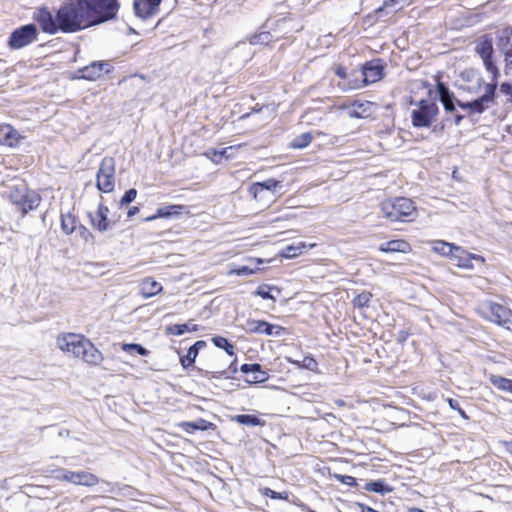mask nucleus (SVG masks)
I'll use <instances>...</instances> for the list:
<instances>
[{"mask_svg":"<svg viewBox=\"0 0 512 512\" xmlns=\"http://www.w3.org/2000/svg\"><path fill=\"white\" fill-rule=\"evenodd\" d=\"M97 188L103 193H110L115 187V161L104 158L97 173Z\"/></svg>","mask_w":512,"mask_h":512,"instance_id":"8","label":"nucleus"},{"mask_svg":"<svg viewBox=\"0 0 512 512\" xmlns=\"http://www.w3.org/2000/svg\"><path fill=\"white\" fill-rule=\"evenodd\" d=\"M111 66L108 62H93L80 70L81 78L95 81L99 79L103 73H109Z\"/></svg>","mask_w":512,"mask_h":512,"instance_id":"16","label":"nucleus"},{"mask_svg":"<svg viewBox=\"0 0 512 512\" xmlns=\"http://www.w3.org/2000/svg\"><path fill=\"white\" fill-rule=\"evenodd\" d=\"M485 83L481 74L475 69H466L459 75L458 86L461 90L473 95L485 93Z\"/></svg>","mask_w":512,"mask_h":512,"instance_id":"9","label":"nucleus"},{"mask_svg":"<svg viewBox=\"0 0 512 512\" xmlns=\"http://www.w3.org/2000/svg\"><path fill=\"white\" fill-rule=\"evenodd\" d=\"M108 207L100 204L94 214H90L92 225L95 229L104 232L110 227V220L108 219Z\"/></svg>","mask_w":512,"mask_h":512,"instance_id":"18","label":"nucleus"},{"mask_svg":"<svg viewBox=\"0 0 512 512\" xmlns=\"http://www.w3.org/2000/svg\"><path fill=\"white\" fill-rule=\"evenodd\" d=\"M212 342L214 345L218 348L224 349L227 354L233 355L234 354V347L232 344L228 342V340L221 336H216L212 338Z\"/></svg>","mask_w":512,"mask_h":512,"instance_id":"37","label":"nucleus"},{"mask_svg":"<svg viewBox=\"0 0 512 512\" xmlns=\"http://www.w3.org/2000/svg\"><path fill=\"white\" fill-rule=\"evenodd\" d=\"M281 186V182L274 180V179H268L263 182H257L254 183L249 191L254 196V198H257L259 194H261L264 190L269 191H275L276 188Z\"/></svg>","mask_w":512,"mask_h":512,"instance_id":"22","label":"nucleus"},{"mask_svg":"<svg viewBox=\"0 0 512 512\" xmlns=\"http://www.w3.org/2000/svg\"><path fill=\"white\" fill-rule=\"evenodd\" d=\"M244 329L249 333H258L265 335L279 336L283 328L278 325L270 324L263 320H248Z\"/></svg>","mask_w":512,"mask_h":512,"instance_id":"13","label":"nucleus"},{"mask_svg":"<svg viewBox=\"0 0 512 512\" xmlns=\"http://www.w3.org/2000/svg\"><path fill=\"white\" fill-rule=\"evenodd\" d=\"M371 298L372 294L368 291H364L353 299V305L354 307L357 308L367 307L369 302L371 301Z\"/></svg>","mask_w":512,"mask_h":512,"instance_id":"39","label":"nucleus"},{"mask_svg":"<svg viewBox=\"0 0 512 512\" xmlns=\"http://www.w3.org/2000/svg\"><path fill=\"white\" fill-rule=\"evenodd\" d=\"M480 312L499 325H512V311L494 302H485L480 306Z\"/></svg>","mask_w":512,"mask_h":512,"instance_id":"10","label":"nucleus"},{"mask_svg":"<svg viewBox=\"0 0 512 512\" xmlns=\"http://www.w3.org/2000/svg\"><path fill=\"white\" fill-rule=\"evenodd\" d=\"M455 247H456L455 245L445 242V241H442V240L435 241L432 244V250L435 253L443 255V256H450V257L452 256V253H453Z\"/></svg>","mask_w":512,"mask_h":512,"instance_id":"30","label":"nucleus"},{"mask_svg":"<svg viewBox=\"0 0 512 512\" xmlns=\"http://www.w3.org/2000/svg\"><path fill=\"white\" fill-rule=\"evenodd\" d=\"M136 197H137V190L134 189V188H131L128 191H126V193L124 194V196L120 200V205L121 206L128 205L129 203L134 201Z\"/></svg>","mask_w":512,"mask_h":512,"instance_id":"41","label":"nucleus"},{"mask_svg":"<svg viewBox=\"0 0 512 512\" xmlns=\"http://www.w3.org/2000/svg\"><path fill=\"white\" fill-rule=\"evenodd\" d=\"M447 402H448L449 406H450L452 409L456 410V411H457V410L459 409V407H460V406H459V403H458L456 400L452 399V398L447 399Z\"/></svg>","mask_w":512,"mask_h":512,"instance_id":"52","label":"nucleus"},{"mask_svg":"<svg viewBox=\"0 0 512 512\" xmlns=\"http://www.w3.org/2000/svg\"><path fill=\"white\" fill-rule=\"evenodd\" d=\"M286 359L289 363L294 364L299 368H305L310 371H316L318 368L317 361L311 356H305L302 361L294 360L290 357H287Z\"/></svg>","mask_w":512,"mask_h":512,"instance_id":"31","label":"nucleus"},{"mask_svg":"<svg viewBox=\"0 0 512 512\" xmlns=\"http://www.w3.org/2000/svg\"><path fill=\"white\" fill-rule=\"evenodd\" d=\"M54 478L58 481L69 482L80 486H95L99 483L98 477L89 471H72L65 468L54 470Z\"/></svg>","mask_w":512,"mask_h":512,"instance_id":"7","label":"nucleus"},{"mask_svg":"<svg viewBox=\"0 0 512 512\" xmlns=\"http://www.w3.org/2000/svg\"><path fill=\"white\" fill-rule=\"evenodd\" d=\"M206 346V342L203 340L197 341L194 345H192L186 354V356L180 359V362L184 368L192 365L195 362V359L199 353V350Z\"/></svg>","mask_w":512,"mask_h":512,"instance_id":"25","label":"nucleus"},{"mask_svg":"<svg viewBox=\"0 0 512 512\" xmlns=\"http://www.w3.org/2000/svg\"><path fill=\"white\" fill-rule=\"evenodd\" d=\"M363 86L375 83L383 77V66L379 61L367 62L361 70Z\"/></svg>","mask_w":512,"mask_h":512,"instance_id":"15","label":"nucleus"},{"mask_svg":"<svg viewBox=\"0 0 512 512\" xmlns=\"http://www.w3.org/2000/svg\"><path fill=\"white\" fill-rule=\"evenodd\" d=\"M504 446H505L506 451L512 455V441L505 442Z\"/></svg>","mask_w":512,"mask_h":512,"instance_id":"54","label":"nucleus"},{"mask_svg":"<svg viewBox=\"0 0 512 512\" xmlns=\"http://www.w3.org/2000/svg\"><path fill=\"white\" fill-rule=\"evenodd\" d=\"M382 216L390 222H412L417 217L414 202L406 197H396L381 202Z\"/></svg>","mask_w":512,"mask_h":512,"instance_id":"4","label":"nucleus"},{"mask_svg":"<svg viewBox=\"0 0 512 512\" xmlns=\"http://www.w3.org/2000/svg\"><path fill=\"white\" fill-rule=\"evenodd\" d=\"M121 348L123 351H125L127 353L136 352L142 356H147L149 354V351L146 348H144L143 346H141L139 344H135V343H123L121 345Z\"/></svg>","mask_w":512,"mask_h":512,"instance_id":"38","label":"nucleus"},{"mask_svg":"<svg viewBox=\"0 0 512 512\" xmlns=\"http://www.w3.org/2000/svg\"><path fill=\"white\" fill-rule=\"evenodd\" d=\"M475 52L481 58L486 71L492 75V80L490 83H486L485 93L480 97L472 102H458V105L463 109H469L475 113H482L494 103L497 79L500 72L494 62L493 43L489 37L484 36L476 41Z\"/></svg>","mask_w":512,"mask_h":512,"instance_id":"2","label":"nucleus"},{"mask_svg":"<svg viewBox=\"0 0 512 512\" xmlns=\"http://www.w3.org/2000/svg\"><path fill=\"white\" fill-rule=\"evenodd\" d=\"M249 261L251 263H254L256 266L255 267L241 266L239 268L230 270L228 272V275H237V276L252 275V274L256 273L259 270V268L257 266L263 263V260L260 259V258H250Z\"/></svg>","mask_w":512,"mask_h":512,"instance_id":"28","label":"nucleus"},{"mask_svg":"<svg viewBox=\"0 0 512 512\" xmlns=\"http://www.w3.org/2000/svg\"><path fill=\"white\" fill-rule=\"evenodd\" d=\"M350 115H351L352 117H359V116H360V114H359L357 111H352V112L350 113Z\"/></svg>","mask_w":512,"mask_h":512,"instance_id":"58","label":"nucleus"},{"mask_svg":"<svg viewBox=\"0 0 512 512\" xmlns=\"http://www.w3.org/2000/svg\"><path fill=\"white\" fill-rule=\"evenodd\" d=\"M313 139V135L311 132H305L296 138H294L291 143L290 147L293 149H302L307 147Z\"/></svg>","mask_w":512,"mask_h":512,"instance_id":"33","label":"nucleus"},{"mask_svg":"<svg viewBox=\"0 0 512 512\" xmlns=\"http://www.w3.org/2000/svg\"><path fill=\"white\" fill-rule=\"evenodd\" d=\"M34 19L46 33L54 34L57 30H60L58 14L56 15V19H54L50 11L45 8L38 9L34 14Z\"/></svg>","mask_w":512,"mask_h":512,"instance_id":"14","label":"nucleus"},{"mask_svg":"<svg viewBox=\"0 0 512 512\" xmlns=\"http://www.w3.org/2000/svg\"><path fill=\"white\" fill-rule=\"evenodd\" d=\"M500 90L502 93H504L506 95H511L512 94V85H510L508 83H502L500 86Z\"/></svg>","mask_w":512,"mask_h":512,"instance_id":"49","label":"nucleus"},{"mask_svg":"<svg viewBox=\"0 0 512 512\" xmlns=\"http://www.w3.org/2000/svg\"><path fill=\"white\" fill-rule=\"evenodd\" d=\"M139 213V208L137 206H133L128 210V217H133L134 215Z\"/></svg>","mask_w":512,"mask_h":512,"instance_id":"53","label":"nucleus"},{"mask_svg":"<svg viewBox=\"0 0 512 512\" xmlns=\"http://www.w3.org/2000/svg\"><path fill=\"white\" fill-rule=\"evenodd\" d=\"M204 155L216 164H218L220 162L221 158L219 157V151H217V150H214V149L209 150V151L205 152Z\"/></svg>","mask_w":512,"mask_h":512,"instance_id":"46","label":"nucleus"},{"mask_svg":"<svg viewBox=\"0 0 512 512\" xmlns=\"http://www.w3.org/2000/svg\"><path fill=\"white\" fill-rule=\"evenodd\" d=\"M158 218H159V216H157V213H156V214H154V215H152V216L146 217V218L144 219V221H145V222H151V221H154V220H156V219H158Z\"/></svg>","mask_w":512,"mask_h":512,"instance_id":"56","label":"nucleus"},{"mask_svg":"<svg viewBox=\"0 0 512 512\" xmlns=\"http://www.w3.org/2000/svg\"><path fill=\"white\" fill-rule=\"evenodd\" d=\"M37 38V29L35 25L28 24L14 30L9 38L8 45L11 49H21Z\"/></svg>","mask_w":512,"mask_h":512,"instance_id":"11","label":"nucleus"},{"mask_svg":"<svg viewBox=\"0 0 512 512\" xmlns=\"http://www.w3.org/2000/svg\"><path fill=\"white\" fill-rule=\"evenodd\" d=\"M77 226V221L73 215L67 214L62 215L61 219V228L64 233L71 234L75 231Z\"/></svg>","mask_w":512,"mask_h":512,"instance_id":"34","label":"nucleus"},{"mask_svg":"<svg viewBox=\"0 0 512 512\" xmlns=\"http://www.w3.org/2000/svg\"><path fill=\"white\" fill-rule=\"evenodd\" d=\"M361 512H377V511L372 508H369V507L361 506Z\"/></svg>","mask_w":512,"mask_h":512,"instance_id":"57","label":"nucleus"},{"mask_svg":"<svg viewBox=\"0 0 512 512\" xmlns=\"http://www.w3.org/2000/svg\"><path fill=\"white\" fill-rule=\"evenodd\" d=\"M335 73L337 76H339L340 78H346V70L344 67L342 66H338L336 69H335Z\"/></svg>","mask_w":512,"mask_h":512,"instance_id":"51","label":"nucleus"},{"mask_svg":"<svg viewBox=\"0 0 512 512\" xmlns=\"http://www.w3.org/2000/svg\"><path fill=\"white\" fill-rule=\"evenodd\" d=\"M489 379L496 388L512 393V379L497 375H491Z\"/></svg>","mask_w":512,"mask_h":512,"instance_id":"32","label":"nucleus"},{"mask_svg":"<svg viewBox=\"0 0 512 512\" xmlns=\"http://www.w3.org/2000/svg\"><path fill=\"white\" fill-rule=\"evenodd\" d=\"M416 108L411 112V120L414 127H429L438 114V106L430 100H421L415 104Z\"/></svg>","mask_w":512,"mask_h":512,"instance_id":"6","label":"nucleus"},{"mask_svg":"<svg viewBox=\"0 0 512 512\" xmlns=\"http://www.w3.org/2000/svg\"><path fill=\"white\" fill-rule=\"evenodd\" d=\"M406 0H385L383 3L384 7L390 6H403Z\"/></svg>","mask_w":512,"mask_h":512,"instance_id":"47","label":"nucleus"},{"mask_svg":"<svg viewBox=\"0 0 512 512\" xmlns=\"http://www.w3.org/2000/svg\"><path fill=\"white\" fill-rule=\"evenodd\" d=\"M382 488L381 482H371L368 484V490L374 491V492H380Z\"/></svg>","mask_w":512,"mask_h":512,"instance_id":"48","label":"nucleus"},{"mask_svg":"<svg viewBox=\"0 0 512 512\" xmlns=\"http://www.w3.org/2000/svg\"><path fill=\"white\" fill-rule=\"evenodd\" d=\"M198 330V325L193 322L184 324H174L166 328V333L170 335L180 336L186 332H195Z\"/></svg>","mask_w":512,"mask_h":512,"instance_id":"27","label":"nucleus"},{"mask_svg":"<svg viewBox=\"0 0 512 512\" xmlns=\"http://www.w3.org/2000/svg\"><path fill=\"white\" fill-rule=\"evenodd\" d=\"M195 423V427H196V430H202V431H205V430H209V429H214L215 428V425L211 422H208L202 418L200 419H197L196 421H194Z\"/></svg>","mask_w":512,"mask_h":512,"instance_id":"44","label":"nucleus"},{"mask_svg":"<svg viewBox=\"0 0 512 512\" xmlns=\"http://www.w3.org/2000/svg\"><path fill=\"white\" fill-rule=\"evenodd\" d=\"M314 244L306 245L304 242H299L295 245L286 246L280 253V256L283 258H294L298 255L302 254L304 250L307 248H313Z\"/></svg>","mask_w":512,"mask_h":512,"instance_id":"26","label":"nucleus"},{"mask_svg":"<svg viewBox=\"0 0 512 512\" xmlns=\"http://www.w3.org/2000/svg\"><path fill=\"white\" fill-rule=\"evenodd\" d=\"M263 494L272 499H285L286 500L288 498V494L286 492L278 493L270 488H264Z\"/></svg>","mask_w":512,"mask_h":512,"instance_id":"43","label":"nucleus"},{"mask_svg":"<svg viewBox=\"0 0 512 512\" xmlns=\"http://www.w3.org/2000/svg\"><path fill=\"white\" fill-rule=\"evenodd\" d=\"M234 420L240 424L247 426H258L263 424V422L258 417L250 414L236 415L234 417Z\"/></svg>","mask_w":512,"mask_h":512,"instance_id":"35","label":"nucleus"},{"mask_svg":"<svg viewBox=\"0 0 512 512\" xmlns=\"http://www.w3.org/2000/svg\"><path fill=\"white\" fill-rule=\"evenodd\" d=\"M379 250L381 252H402L407 253L410 250V245L404 240H392L386 243H383Z\"/></svg>","mask_w":512,"mask_h":512,"instance_id":"24","label":"nucleus"},{"mask_svg":"<svg viewBox=\"0 0 512 512\" xmlns=\"http://www.w3.org/2000/svg\"><path fill=\"white\" fill-rule=\"evenodd\" d=\"M8 197L14 205L18 206L23 214L37 208L41 200L39 194L29 190L24 183L13 185Z\"/></svg>","mask_w":512,"mask_h":512,"instance_id":"5","label":"nucleus"},{"mask_svg":"<svg viewBox=\"0 0 512 512\" xmlns=\"http://www.w3.org/2000/svg\"><path fill=\"white\" fill-rule=\"evenodd\" d=\"M451 260L456 266L462 269H473V261H476L480 264H483L485 261L481 255L469 253L459 246L455 247L451 256Z\"/></svg>","mask_w":512,"mask_h":512,"instance_id":"12","label":"nucleus"},{"mask_svg":"<svg viewBox=\"0 0 512 512\" xmlns=\"http://www.w3.org/2000/svg\"><path fill=\"white\" fill-rule=\"evenodd\" d=\"M342 482L347 485L353 486L356 484V479L352 476H342Z\"/></svg>","mask_w":512,"mask_h":512,"instance_id":"50","label":"nucleus"},{"mask_svg":"<svg viewBox=\"0 0 512 512\" xmlns=\"http://www.w3.org/2000/svg\"><path fill=\"white\" fill-rule=\"evenodd\" d=\"M437 88H438L440 100H441L445 110L448 112L454 111L455 107H454L452 97L449 93L448 88H446L443 83H438Z\"/></svg>","mask_w":512,"mask_h":512,"instance_id":"29","label":"nucleus"},{"mask_svg":"<svg viewBox=\"0 0 512 512\" xmlns=\"http://www.w3.org/2000/svg\"><path fill=\"white\" fill-rule=\"evenodd\" d=\"M117 0H67L58 10V24L63 32H76L112 19Z\"/></svg>","mask_w":512,"mask_h":512,"instance_id":"1","label":"nucleus"},{"mask_svg":"<svg viewBox=\"0 0 512 512\" xmlns=\"http://www.w3.org/2000/svg\"><path fill=\"white\" fill-rule=\"evenodd\" d=\"M178 426L189 434H192L196 430L194 422H181L178 424Z\"/></svg>","mask_w":512,"mask_h":512,"instance_id":"45","label":"nucleus"},{"mask_svg":"<svg viewBox=\"0 0 512 512\" xmlns=\"http://www.w3.org/2000/svg\"><path fill=\"white\" fill-rule=\"evenodd\" d=\"M161 291H162V285L151 278H147V279L143 280L141 283L140 292L144 298H149V297L155 296L158 293H160Z\"/></svg>","mask_w":512,"mask_h":512,"instance_id":"23","label":"nucleus"},{"mask_svg":"<svg viewBox=\"0 0 512 512\" xmlns=\"http://www.w3.org/2000/svg\"><path fill=\"white\" fill-rule=\"evenodd\" d=\"M275 290L277 294H280V289L277 287H270L268 285H261L257 288V290L254 292L255 295L263 298V299H271L275 301V296L271 294V291Z\"/></svg>","mask_w":512,"mask_h":512,"instance_id":"36","label":"nucleus"},{"mask_svg":"<svg viewBox=\"0 0 512 512\" xmlns=\"http://www.w3.org/2000/svg\"><path fill=\"white\" fill-rule=\"evenodd\" d=\"M182 209L180 205H170L166 207H161L157 210V216L159 218H168L174 214H179V211Z\"/></svg>","mask_w":512,"mask_h":512,"instance_id":"40","label":"nucleus"},{"mask_svg":"<svg viewBox=\"0 0 512 512\" xmlns=\"http://www.w3.org/2000/svg\"><path fill=\"white\" fill-rule=\"evenodd\" d=\"M242 371L250 377L247 381L250 383H262L267 380L268 375L261 370L259 364L243 365Z\"/></svg>","mask_w":512,"mask_h":512,"instance_id":"21","label":"nucleus"},{"mask_svg":"<svg viewBox=\"0 0 512 512\" xmlns=\"http://www.w3.org/2000/svg\"><path fill=\"white\" fill-rule=\"evenodd\" d=\"M457 411H458V413L460 414V416H461L463 419H465V420H468V419H469L468 415L465 413V411H464L463 409H461V407H459V409H458Z\"/></svg>","mask_w":512,"mask_h":512,"instance_id":"55","label":"nucleus"},{"mask_svg":"<svg viewBox=\"0 0 512 512\" xmlns=\"http://www.w3.org/2000/svg\"><path fill=\"white\" fill-rule=\"evenodd\" d=\"M462 119L461 116H458L457 119H456V124H459L460 120Z\"/></svg>","mask_w":512,"mask_h":512,"instance_id":"59","label":"nucleus"},{"mask_svg":"<svg viewBox=\"0 0 512 512\" xmlns=\"http://www.w3.org/2000/svg\"><path fill=\"white\" fill-rule=\"evenodd\" d=\"M498 47L504 55L505 73L512 76V43L509 38L501 37L498 42Z\"/></svg>","mask_w":512,"mask_h":512,"instance_id":"20","label":"nucleus"},{"mask_svg":"<svg viewBox=\"0 0 512 512\" xmlns=\"http://www.w3.org/2000/svg\"><path fill=\"white\" fill-rule=\"evenodd\" d=\"M56 347L69 356L83 362L98 366L103 361V354L83 334L64 332L56 337Z\"/></svg>","mask_w":512,"mask_h":512,"instance_id":"3","label":"nucleus"},{"mask_svg":"<svg viewBox=\"0 0 512 512\" xmlns=\"http://www.w3.org/2000/svg\"><path fill=\"white\" fill-rule=\"evenodd\" d=\"M21 137L19 133L10 125H0V144L14 147L18 144Z\"/></svg>","mask_w":512,"mask_h":512,"instance_id":"19","label":"nucleus"},{"mask_svg":"<svg viewBox=\"0 0 512 512\" xmlns=\"http://www.w3.org/2000/svg\"><path fill=\"white\" fill-rule=\"evenodd\" d=\"M162 0H134V9L137 16L148 18L159 11Z\"/></svg>","mask_w":512,"mask_h":512,"instance_id":"17","label":"nucleus"},{"mask_svg":"<svg viewBox=\"0 0 512 512\" xmlns=\"http://www.w3.org/2000/svg\"><path fill=\"white\" fill-rule=\"evenodd\" d=\"M242 145H237V146H229V147H225L223 148L222 150L219 151V157L220 158H225V159H231L234 157V150L236 149H239L241 148Z\"/></svg>","mask_w":512,"mask_h":512,"instance_id":"42","label":"nucleus"}]
</instances>
